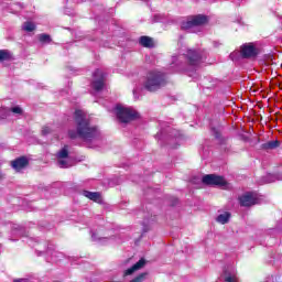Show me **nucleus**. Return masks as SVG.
Instances as JSON below:
<instances>
[{
    "label": "nucleus",
    "mask_w": 282,
    "mask_h": 282,
    "mask_svg": "<svg viewBox=\"0 0 282 282\" xmlns=\"http://www.w3.org/2000/svg\"><path fill=\"white\" fill-rule=\"evenodd\" d=\"M68 155H69V152L67 151V145L64 147V149H62V150L57 153L58 160H63V159L67 158Z\"/></svg>",
    "instance_id": "19"
},
{
    "label": "nucleus",
    "mask_w": 282,
    "mask_h": 282,
    "mask_svg": "<svg viewBox=\"0 0 282 282\" xmlns=\"http://www.w3.org/2000/svg\"><path fill=\"white\" fill-rule=\"evenodd\" d=\"M57 166H59V169H69V163H67L65 159H58Z\"/></svg>",
    "instance_id": "21"
},
{
    "label": "nucleus",
    "mask_w": 282,
    "mask_h": 282,
    "mask_svg": "<svg viewBox=\"0 0 282 282\" xmlns=\"http://www.w3.org/2000/svg\"><path fill=\"white\" fill-rule=\"evenodd\" d=\"M26 165H28V159L25 156H21L11 162V166L15 171H21L22 169H25Z\"/></svg>",
    "instance_id": "12"
},
{
    "label": "nucleus",
    "mask_w": 282,
    "mask_h": 282,
    "mask_svg": "<svg viewBox=\"0 0 282 282\" xmlns=\"http://www.w3.org/2000/svg\"><path fill=\"white\" fill-rule=\"evenodd\" d=\"M3 177V174L0 172V180Z\"/></svg>",
    "instance_id": "25"
},
{
    "label": "nucleus",
    "mask_w": 282,
    "mask_h": 282,
    "mask_svg": "<svg viewBox=\"0 0 282 282\" xmlns=\"http://www.w3.org/2000/svg\"><path fill=\"white\" fill-rule=\"evenodd\" d=\"M280 144L281 143L278 140L269 141V142L262 144V149H264L265 151H272V149H279Z\"/></svg>",
    "instance_id": "14"
},
{
    "label": "nucleus",
    "mask_w": 282,
    "mask_h": 282,
    "mask_svg": "<svg viewBox=\"0 0 282 282\" xmlns=\"http://www.w3.org/2000/svg\"><path fill=\"white\" fill-rule=\"evenodd\" d=\"M259 52L257 51V47H254L253 44H243L241 46V56L242 58H254Z\"/></svg>",
    "instance_id": "9"
},
{
    "label": "nucleus",
    "mask_w": 282,
    "mask_h": 282,
    "mask_svg": "<svg viewBox=\"0 0 282 282\" xmlns=\"http://www.w3.org/2000/svg\"><path fill=\"white\" fill-rule=\"evenodd\" d=\"M11 111H12V113H18L20 116H21V113H23V109H21V107H19V106L11 108Z\"/></svg>",
    "instance_id": "22"
},
{
    "label": "nucleus",
    "mask_w": 282,
    "mask_h": 282,
    "mask_svg": "<svg viewBox=\"0 0 282 282\" xmlns=\"http://www.w3.org/2000/svg\"><path fill=\"white\" fill-rule=\"evenodd\" d=\"M83 195L84 197H87L91 202H96L97 204H102V195L100 194V192L84 191Z\"/></svg>",
    "instance_id": "10"
},
{
    "label": "nucleus",
    "mask_w": 282,
    "mask_h": 282,
    "mask_svg": "<svg viewBox=\"0 0 282 282\" xmlns=\"http://www.w3.org/2000/svg\"><path fill=\"white\" fill-rule=\"evenodd\" d=\"M48 133H52V128H50V127H44V128L42 129V134H43V135H48Z\"/></svg>",
    "instance_id": "23"
},
{
    "label": "nucleus",
    "mask_w": 282,
    "mask_h": 282,
    "mask_svg": "<svg viewBox=\"0 0 282 282\" xmlns=\"http://www.w3.org/2000/svg\"><path fill=\"white\" fill-rule=\"evenodd\" d=\"M91 87L95 89V91H102L105 87V73H102V70L97 69L93 74Z\"/></svg>",
    "instance_id": "7"
},
{
    "label": "nucleus",
    "mask_w": 282,
    "mask_h": 282,
    "mask_svg": "<svg viewBox=\"0 0 282 282\" xmlns=\"http://www.w3.org/2000/svg\"><path fill=\"white\" fill-rule=\"evenodd\" d=\"M39 41L40 43H52V37L47 34H40Z\"/></svg>",
    "instance_id": "20"
},
{
    "label": "nucleus",
    "mask_w": 282,
    "mask_h": 282,
    "mask_svg": "<svg viewBox=\"0 0 282 282\" xmlns=\"http://www.w3.org/2000/svg\"><path fill=\"white\" fill-rule=\"evenodd\" d=\"M0 113H3V109H2V110H0Z\"/></svg>",
    "instance_id": "27"
},
{
    "label": "nucleus",
    "mask_w": 282,
    "mask_h": 282,
    "mask_svg": "<svg viewBox=\"0 0 282 282\" xmlns=\"http://www.w3.org/2000/svg\"><path fill=\"white\" fill-rule=\"evenodd\" d=\"M202 182L203 184H207L208 186H221L223 188H226L228 186V182H226V178H224V176H217L215 174H207L203 176Z\"/></svg>",
    "instance_id": "6"
},
{
    "label": "nucleus",
    "mask_w": 282,
    "mask_h": 282,
    "mask_svg": "<svg viewBox=\"0 0 282 282\" xmlns=\"http://www.w3.org/2000/svg\"><path fill=\"white\" fill-rule=\"evenodd\" d=\"M116 113L119 122L123 123L131 122V120H135V118H138V111L122 106L116 107Z\"/></svg>",
    "instance_id": "4"
},
{
    "label": "nucleus",
    "mask_w": 282,
    "mask_h": 282,
    "mask_svg": "<svg viewBox=\"0 0 282 282\" xmlns=\"http://www.w3.org/2000/svg\"><path fill=\"white\" fill-rule=\"evenodd\" d=\"M135 91H137V90H133L134 96H135Z\"/></svg>",
    "instance_id": "29"
},
{
    "label": "nucleus",
    "mask_w": 282,
    "mask_h": 282,
    "mask_svg": "<svg viewBox=\"0 0 282 282\" xmlns=\"http://www.w3.org/2000/svg\"><path fill=\"white\" fill-rule=\"evenodd\" d=\"M204 55L196 50H187L185 53L172 56V63L170 64V73L175 72H191V69H197L200 63H204Z\"/></svg>",
    "instance_id": "1"
},
{
    "label": "nucleus",
    "mask_w": 282,
    "mask_h": 282,
    "mask_svg": "<svg viewBox=\"0 0 282 282\" xmlns=\"http://www.w3.org/2000/svg\"><path fill=\"white\" fill-rule=\"evenodd\" d=\"M22 28L25 32H34V30H36L34 22H24Z\"/></svg>",
    "instance_id": "18"
},
{
    "label": "nucleus",
    "mask_w": 282,
    "mask_h": 282,
    "mask_svg": "<svg viewBox=\"0 0 282 282\" xmlns=\"http://www.w3.org/2000/svg\"><path fill=\"white\" fill-rule=\"evenodd\" d=\"M94 241H102V238H97L96 234L91 235Z\"/></svg>",
    "instance_id": "24"
},
{
    "label": "nucleus",
    "mask_w": 282,
    "mask_h": 282,
    "mask_svg": "<svg viewBox=\"0 0 282 282\" xmlns=\"http://www.w3.org/2000/svg\"><path fill=\"white\" fill-rule=\"evenodd\" d=\"M147 261L144 259H140L135 264H133L131 268L127 269L124 272L126 276H129L133 274V272H138V270H142L144 268Z\"/></svg>",
    "instance_id": "11"
},
{
    "label": "nucleus",
    "mask_w": 282,
    "mask_h": 282,
    "mask_svg": "<svg viewBox=\"0 0 282 282\" xmlns=\"http://www.w3.org/2000/svg\"><path fill=\"white\" fill-rule=\"evenodd\" d=\"M74 120L76 123V130H69L68 135L73 140L80 138L85 142H89L98 135V129L89 123V117L83 110H75Z\"/></svg>",
    "instance_id": "2"
},
{
    "label": "nucleus",
    "mask_w": 282,
    "mask_h": 282,
    "mask_svg": "<svg viewBox=\"0 0 282 282\" xmlns=\"http://www.w3.org/2000/svg\"><path fill=\"white\" fill-rule=\"evenodd\" d=\"M140 45H142L143 47H153V39L149 36H141Z\"/></svg>",
    "instance_id": "16"
},
{
    "label": "nucleus",
    "mask_w": 282,
    "mask_h": 282,
    "mask_svg": "<svg viewBox=\"0 0 282 282\" xmlns=\"http://www.w3.org/2000/svg\"><path fill=\"white\" fill-rule=\"evenodd\" d=\"M6 61H13L12 52L9 50H0V63H6Z\"/></svg>",
    "instance_id": "13"
},
{
    "label": "nucleus",
    "mask_w": 282,
    "mask_h": 282,
    "mask_svg": "<svg viewBox=\"0 0 282 282\" xmlns=\"http://www.w3.org/2000/svg\"><path fill=\"white\" fill-rule=\"evenodd\" d=\"M166 85V74L160 70H152L148 74L144 82V88L148 91H158L161 87Z\"/></svg>",
    "instance_id": "3"
},
{
    "label": "nucleus",
    "mask_w": 282,
    "mask_h": 282,
    "mask_svg": "<svg viewBox=\"0 0 282 282\" xmlns=\"http://www.w3.org/2000/svg\"><path fill=\"white\" fill-rule=\"evenodd\" d=\"M239 204L245 207L254 206V204H259V197L257 193L248 192L239 197Z\"/></svg>",
    "instance_id": "8"
},
{
    "label": "nucleus",
    "mask_w": 282,
    "mask_h": 282,
    "mask_svg": "<svg viewBox=\"0 0 282 282\" xmlns=\"http://www.w3.org/2000/svg\"><path fill=\"white\" fill-rule=\"evenodd\" d=\"M224 279H225V282H239V279H237V273L235 272L230 273L228 271H225Z\"/></svg>",
    "instance_id": "15"
},
{
    "label": "nucleus",
    "mask_w": 282,
    "mask_h": 282,
    "mask_svg": "<svg viewBox=\"0 0 282 282\" xmlns=\"http://www.w3.org/2000/svg\"><path fill=\"white\" fill-rule=\"evenodd\" d=\"M230 220V213L225 212L224 214L218 215V217L216 218V221H218V224H228V221Z\"/></svg>",
    "instance_id": "17"
},
{
    "label": "nucleus",
    "mask_w": 282,
    "mask_h": 282,
    "mask_svg": "<svg viewBox=\"0 0 282 282\" xmlns=\"http://www.w3.org/2000/svg\"><path fill=\"white\" fill-rule=\"evenodd\" d=\"M14 282H21V280H15Z\"/></svg>",
    "instance_id": "26"
},
{
    "label": "nucleus",
    "mask_w": 282,
    "mask_h": 282,
    "mask_svg": "<svg viewBox=\"0 0 282 282\" xmlns=\"http://www.w3.org/2000/svg\"><path fill=\"white\" fill-rule=\"evenodd\" d=\"M216 138H219V134L216 133Z\"/></svg>",
    "instance_id": "28"
},
{
    "label": "nucleus",
    "mask_w": 282,
    "mask_h": 282,
    "mask_svg": "<svg viewBox=\"0 0 282 282\" xmlns=\"http://www.w3.org/2000/svg\"><path fill=\"white\" fill-rule=\"evenodd\" d=\"M208 23V18L206 15H192L187 18L186 21L182 22V30H193V28H197V25H205Z\"/></svg>",
    "instance_id": "5"
}]
</instances>
